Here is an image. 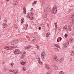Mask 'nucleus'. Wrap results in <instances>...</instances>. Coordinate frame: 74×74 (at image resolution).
<instances>
[{"mask_svg":"<svg viewBox=\"0 0 74 74\" xmlns=\"http://www.w3.org/2000/svg\"><path fill=\"white\" fill-rule=\"evenodd\" d=\"M45 67L47 68V69L48 71H49V72H50V73H52V70L51 67H49V65H48V64H45Z\"/></svg>","mask_w":74,"mask_h":74,"instance_id":"obj_1","label":"nucleus"},{"mask_svg":"<svg viewBox=\"0 0 74 74\" xmlns=\"http://www.w3.org/2000/svg\"><path fill=\"white\" fill-rule=\"evenodd\" d=\"M14 53L15 55H18L20 54V51L19 50L17 49L15 50L14 51Z\"/></svg>","mask_w":74,"mask_h":74,"instance_id":"obj_2","label":"nucleus"},{"mask_svg":"<svg viewBox=\"0 0 74 74\" xmlns=\"http://www.w3.org/2000/svg\"><path fill=\"white\" fill-rule=\"evenodd\" d=\"M33 15V13L32 12H30L28 13V15L27 16H26L27 18H30V16H32Z\"/></svg>","mask_w":74,"mask_h":74,"instance_id":"obj_3","label":"nucleus"},{"mask_svg":"<svg viewBox=\"0 0 74 74\" xmlns=\"http://www.w3.org/2000/svg\"><path fill=\"white\" fill-rule=\"evenodd\" d=\"M53 60L56 61V62H58L59 60V59L57 56H54L53 57Z\"/></svg>","mask_w":74,"mask_h":74,"instance_id":"obj_4","label":"nucleus"},{"mask_svg":"<svg viewBox=\"0 0 74 74\" xmlns=\"http://www.w3.org/2000/svg\"><path fill=\"white\" fill-rule=\"evenodd\" d=\"M57 12V9H52V12L53 14H56Z\"/></svg>","mask_w":74,"mask_h":74,"instance_id":"obj_5","label":"nucleus"},{"mask_svg":"<svg viewBox=\"0 0 74 74\" xmlns=\"http://www.w3.org/2000/svg\"><path fill=\"white\" fill-rule=\"evenodd\" d=\"M69 41L70 42H73L74 41V38H71L69 40Z\"/></svg>","mask_w":74,"mask_h":74,"instance_id":"obj_6","label":"nucleus"},{"mask_svg":"<svg viewBox=\"0 0 74 74\" xmlns=\"http://www.w3.org/2000/svg\"><path fill=\"white\" fill-rule=\"evenodd\" d=\"M74 17V14H72V15L71 16L69 17V20H71V19H73Z\"/></svg>","mask_w":74,"mask_h":74,"instance_id":"obj_7","label":"nucleus"},{"mask_svg":"<svg viewBox=\"0 0 74 74\" xmlns=\"http://www.w3.org/2000/svg\"><path fill=\"white\" fill-rule=\"evenodd\" d=\"M50 10L49 7H47L44 10V11L46 12V11H48Z\"/></svg>","mask_w":74,"mask_h":74,"instance_id":"obj_8","label":"nucleus"},{"mask_svg":"<svg viewBox=\"0 0 74 74\" xmlns=\"http://www.w3.org/2000/svg\"><path fill=\"white\" fill-rule=\"evenodd\" d=\"M44 18H47V12L44 11Z\"/></svg>","mask_w":74,"mask_h":74,"instance_id":"obj_9","label":"nucleus"},{"mask_svg":"<svg viewBox=\"0 0 74 74\" xmlns=\"http://www.w3.org/2000/svg\"><path fill=\"white\" fill-rule=\"evenodd\" d=\"M67 43H64V47L65 48H66L67 47V44H69V41H67Z\"/></svg>","mask_w":74,"mask_h":74,"instance_id":"obj_10","label":"nucleus"},{"mask_svg":"<svg viewBox=\"0 0 74 74\" xmlns=\"http://www.w3.org/2000/svg\"><path fill=\"white\" fill-rule=\"evenodd\" d=\"M41 58L42 59V60L45 59V56L44 55H41Z\"/></svg>","mask_w":74,"mask_h":74,"instance_id":"obj_11","label":"nucleus"},{"mask_svg":"<svg viewBox=\"0 0 74 74\" xmlns=\"http://www.w3.org/2000/svg\"><path fill=\"white\" fill-rule=\"evenodd\" d=\"M54 69H55V70H58L59 69V68H58V66H57V65H54Z\"/></svg>","mask_w":74,"mask_h":74,"instance_id":"obj_12","label":"nucleus"},{"mask_svg":"<svg viewBox=\"0 0 74 74\" xmlns=\"http://www.w3.org/2000/svg\"><path fill=\"white\" fill-rule=\"evenodd\" d=\"M26 55V52L25 51H24L23 53V54H22L21 55V58H23Z\"/></svg>","mask_w":74,"mask_h":74,"instance_id":"obj_13","label":"nucleus"},{"mask_svg":"<svg viewBox=\"0 0 74 74\" xmlns=\"http://www.w3.org/2000/svg\"><path fill=\"white\" fill-rule=\"evenodd\" d=\"M31 47H32V46H31L28 45L25 47V49H29V48H30Z\"/></svg>","mask_w":74,"mask_h":74,"instance_id":"obj_14","label":"nucleus"},{"mask_svg":"<svg viewBox=\"0 0 74 74\" xmlns=\"http://www.w3.org/2000/svg\"><path fill=\"white\" fill-rule=\"evenodd\" d=\"M49 35H50V34L49 33H48L46 35V37L47 38H48V37H49Z\"/></svg>","mask_w":74,"mask_h":74,"instance_id":"obj_15","label":"nucleus"},{"mask_svg":"<svg viewBox=\"0 0 74 74\" xmlns=\"http://www.w3.org/2000/svg\"><path fill=\"white\" fill-rule=\"evenodd\" d=\"M26 68L25 67H23L22 68V71H26Z\"/></svg>","mask_w":74,"mask_h":74,"instance_id":"obj_16","label":"nucleus"},{"mask_svg":"<svg viewBox=\"0 0 74 74\" xmlns=\"http://www.w3.org/2000/svg\"><path fill=\"white\" fill-rule=\"evenodd\" d=\"M41 55H45V56H46V54H45V52L44 51L42 52L41 53Z\"/></svg>","mask_w":74,"mask_h":74,"instance_id":"obj_17","label":"nucleus"},{"mask_svg":"<svg viewBox=\"0 0 74 74\" xmlns=\"http://www.w3.org/2000/svg\"><path fill=\"white\" fill-rule=\"evenodd\" d=\"M18 1H15L14 2V5H17L18 4Z\"/></svg>","mask_w":74,"mask_h":74,"instance_id":"obj_18","label":"nucleus"},{"mask_svg":"<svg viewBox=\"0 0 74 74\" xmlns=\"http://www.w3.org/2000/svg\"><path fill=\"white\" fill-rule=\"evenodd\" d=\"M13 42H14V44H16V43H17L18 42V40H14L13 41Z\"/></svg>","mask_w":74,"mask_h":74,"instance_id":"obj_19","label":"nucleus"},{"mask_svg":"<svg viewBox=\"0 0 74 74\" xmlns=\"http://www.w3.org/2000/svg\"><path fill=\"white\" fill-rule=\"evenodd\" d=\"M54 45H55V46H56V47H57L58 48H60V46H59V45H58L57 44H55Z\"/></svg>","mask_w":74,"mask_h":74,"instance_id":"obj_20","label":"nucleus"},{"mask_svg":"<svg viewBox=\"0 0 74 74\" xmlns=\"http://www.w3.org/2000/svg\"><path fill=\"white\" fill-rule=\"evenodd\" d=\"M71 56H74V51H73L71 52Z\"/></svg>","mask_w":74,"mask_h":74,"instance_id":"obj_21","label":"nucleus"},{"mask_svg":"<svg viewBox=\"0 0 74 74\" xmlns=\"http://www.w3.org/2000/svg\"><path fill=\"white\" fill-rule=\"evenodd\" d=\"M59 74H64V72L63 71H61L59 72Z\"/></svg>","mask_w":74,"mask_h":74,"instance_id":"obj_22","label":"nucleus"},{"mask_svg":"<svg viewBox=\"0 0 74 74\" xmlns=\"http://www.w3.org/2000/svg\"><path fill=\"white\" fill-rule=\"evenodd\" d=\"M14 48V46H9V49H12L13 48Z\"/></svg>","mask_w":74,"mask_h":74,"instance_id":"obj_23","label":"nucleus"},{"mask_svg":"<svg viewBox=\"0 0 74 74\" xmlns=\"http://www.w3.org/2000/svg\"><path fill=\"white\" fill-rule=\"evenodd\" d=\"M21 64L22 65H25V62L22 61L21 62Z\"/></svg>","mask_w":74,"mask_h":74,"instance_id":"obj_24","label":"nucleus"},{"mask_svg":"<svg viewBox=\"0 0 74 74\" xmlns=\"http://www.w3.org/2000/svg\"><path fill=\"white\" fill-rule=\"evenodd\" d=\"M57 7L56 5L54 6L53 8V9H54V10H57Z\"/></svg>","mask_w":74,"mask_h":74,"instance_id":"obj_25","label":"nucleus"},{"mask_svg":"<svg viewBox=\"0 0 74 74\" xmlns=\"http://www.w3.org/2000/svg\"><path fill=\"white\" fill-rule=\"evenodd\" d=\"M24 18H23L21 20V22L22 23H23V22H24Z\"/></svg>","mask_w":74,"mask_h":74,"instance_id":"obj_26","label":"nucleus"},{"mask_svg":"<svg viewBox=\"0 0 74 74\" xmlns=\"http://www.w3.org/2000/svg\"><path fill=\"white\" fill-rule=\"evenodd\" d=\"M60 61L61 62H62L64 61V60H63V58H61L60 60Z\"/></svg>","mask_w":74,"mask_h":74,"instance_id":"obj_27","label":"nucleus"},{"mask_svg":"<svg viewBox=\"0 0 74 74\" xmlns=\"http://www.w3.org/2000/svg\"><path fill=\"white\" fill-rule=\"evenodd\" d=\"M72 21H71V22L72 23H74V17H73V19H72Z\"/></svg>","mask_w":74,"mask_h":74,"instance_id":"obj_28","label":"nucleus"},{"mask_svg":"<svg viewBox=\"0 0 74 74\" xmlns=\"http://www.w3.org/2000/svg\"><path fill=\"white\" fill-rule=\"evenodd\" d=\"M5 49H7V50H9V49H10V47H9L7 46V47H5Z\"/></svg>","mask_w":74,"mask_h":74,"instance_id":"obj_29","label":"nucleus"},{"mask_svg":"<svg viewBox=\"0 0 74 74\" xmlns=\"http://www.w3.org/2000/svg\"><path fill=\"white\" fill-rule=\"evenodd\" d=\"M55 51H56V52H59V49H58V48H56L55 49Z\"/></svg>","mask_w":74,"mask_h":74,"instance_id":"obj_30","label":"nucleus"},{"mask_svg":"<svg viewBox=\"0 0 74 74\" xmlns=\"http://www.w3.org/2000/svg\"><path fill=\"white\" fill-rule=\"evenodd\" d=\"M10 72H12V73H14V70H11L10 69Z\"/></svg>","mask_w":74,"mask_h":74,"instance_id":"obj_31","label":"nucleus"},{"mask_svg":"<svg viewBox=\"0 0 74 74\" xmlns=\"http://www.w3.org/2000/svg\"><path fill=\"white\" fill-rule=\"evenodd\" d=\"M54 24L55 25H56V28H58L57 27V23H55Z\"/></svg>","mask_w":74,"mask_h":74,"instance_id":"obj_32","label":"nucleus"},{"mask_svg":"<svg viewBox=\"0 0 74 74\" xmlns=\"http://www.w3.org/2000/svg\"><path fill=\"white\" fill-rule=\"evenodd\" d=\"M65 38H67V37L68 36H67V34H66L65 35Z\"/></svg>","mask_w":74,"mask_h":74,"instance_id":"obj_33","label":"nucleus"},{"mask_svg":"<svg viewBox=\"0 0 74 74\" xmlns=\"http://www.w3.org/2000/svg\"><path fill=\"white\" fill-rule=\"evenodd\" d=\"M10 66H11V67H12L13 66H14V63H12L10 64Z\"/></svg>","mask_w":74,"mask_h":74,"instance_id":"obj_34","label":"nucleus"},{"mask_svg":"<svg viewBox=\"0 0 74 74\" xmlns=\"http://www.w3.org/2000/svg\"><path fill=\"white\" fill-rule=\"evenodd\" d=\"M69 31H71V27H69Z\"/></svg>","mask_w":74,"mask_h":74,"instance_id":"obj_35","label":"nucleus"},{"mask_svg":"<svg viewBox=\"0 0 74 74\" xmlns=\"http://www.w3.org/2000/svg\"><path fill=\"white\" fill-rule=\"evenodd\" d=\"M11 45H14L15 44H14V41H13V42H11Z\"/></svg>","mask_w":74,"mask_h":74,"instance_id":"obj_36","label":"nucleus"},{"mask_svg":"<svg viewBox=\"0 0 74 74\" xmlns=\"http://www.w3.org/2000/svg\"><path fill=\"white\" fill-rule=\"evenodd\" d=\"M36 48H38V49H39V47H38V45H37L36 46Z\"/></svg>","mask_w":74,"mask_h":74,"instance_id":"obj_37","label":"nucleus"},{"mask_svg":"<svg viewBox=\"0 0 74 74\" xmlns=\"http://www.w3.org/2000/svg\"><path fill=\"white\" fill-rule=\"evenodd\" d=\"M64 29H65L66 30H67L68 29V28H67V27L66 26V27H65V28H64Z\"/></svg>","mask_w":74,"mask_h":74,"instance_id":"obj_38","label":"nucleus"},{"mask_svg":"<svg viewBox=\"0 0 74 74\" xmlns=\"http://www.w3.org/2000/svg\"><path fill=\"white\" fill-rule=\"evenodd\" d=\"M38 62H41V60H40V58H38Z\"/></svg>","mask_w":74,"mask_h":74,"instance_id":"obj_39","label":"nucleus"},{"mask_svg":"<svg viewBox=\"0 0 74 74\" xmlns=\"http://www.w3.org/2000/svg\"><path fill=\"white\" fill-rule=\"evenodd\" d=\"M30 18H30V19H31V20H33V17H32V16H30Z\"/></svg>","mask_w":74,"mask_h":74,"instance_id":"obj_40","label":"nucleus"},{"mask_svg":"<svg viewBox=\"0 0 74 74\" xmlns=\"http://www.w3.org/2000/svg\"><path fill=\"white\" fill-rule=\"evenodd\" d=\"M36 3H37L36 1H34L33 4H36Z\"/></svg>","mask_w":74,"mask_h":74,"instance_id":"obj_41","label":"nucleus"},{"mask_svg":"<svg viewBox=\"0 0 74 74\" xmlns=\"http://www.w3.org/2000/svg\"><path fill=\"white\" fill-rule=\"evenodd\" d=\"M14 27H15V29H17V28H18V27H17V26L16 25Z\"/></svg>","mask_w":74,"mask_h":74,"instance_id":"obj_42","label":"nucleus"},{"mask_svg":"<svg viewBox=\"0 0 74 74\" xmlns=\"http://www.w3.org/2000/svg\"><path fill=\"white\" fill-rule=\"evenodd\" d=\"M14 74H18V71H16L14 73Z\"/></svg>","mask_w":74,"mask_h":74,"instance_id":"obj_43","label":"nucleus"},{"mask_svg":"<svg viewBox=\"0 0 74 74\" xmlns=\"http://www.w3.org/2000/svg\"><path fill=\"white\" fill-rule=\"evenodd\" d=\"M39 63H40V64H42V62L41 61L39 62Z\"/></svg>","mask_w":74,"mask_h":74,"instance_id":"obj_44","label":"nucleus"},{"mask_svg":"<svg viewBox=\"0 0 74 74\" xmlns=\"http://www.w3.org/2000/svg\"><path fill=\"white\" fill-rule=\"evenodd\" d=\"M23 11H26V8H23Z\"/></svg>","mask_w":74,"mask_h":74,"instance_id":"obj_45","label":"nucleus"},{"mask_svg":"<svg viewBox=\"0 0 74 74\" xmlns=\"http://www.w3.org/2000/svg\"><path fill=\"white\" fill-rule=\"evenodd\" d=\"M5 27H7L8 26V25H7V24H5Z\"/></svg>","mask_w":74,"mask_h":74,"instance_id":"obj_46","label":"nucleus"},{"mask_svg":"<svg viewBox=\"0 0 74 74\" xmlns=\"http://www.w3.org/2000/svg\"><path fill=\"white\" fill-rule=\"evenodd\" d=\"M46 74H51L50 73L47 72L46 73Z\"/></svg>","mask_w":74,"mask_h":74,"instance_id":"obj_47","label":"nucleus"},{"mask_svg":"<svg viewBox=\"0 0 74 74\" xmlns=\"http://www.w3.org/2000/svg\"><path fill=\"white\" fill-rule=\"evenodd\" d=\"M23 13L24 14H26V11H23Z\"/></svg>","mask_w":74,"mask_h":74,"instance_id":"obj_48","label":"nucleus"},{"mask_svg":"<svg viewBox=\"0 0 74 74\" xmlns=\"http://www.w3.org/2000/svg\"><path fill=\"white\" fill-rule=\"evenodd\" d=\"M71 9H70L69 10V12H71Z\"/></svg>","mask_w":74,"mask_h":74,"instance_id":"obj_49","label":"nucleus"},{"mask_svg":"<svg viewBox=\"0 0 74 74\" xmlns=\"http://www.w3.org/2000/svg\"><path fill=\"white\" fill-rule=\"evenodd\" d=\"M5 24H4V23L3 24V26H5Z\"/></svg>","mask_w":74,"mask_h":74,"instance_id":"obj_50","label":"nucleus"},{"mask_svg":"<svg viewBox=\"0 0 74 74\" xmlns=\"http://www.w3.org/2000/svg\"><path fill=\"white\" fill-rule=\"evenodd\" d=\"M66 26H67V25H65V26H64L63 27V28H65V27H66Z\"/></svg>","mask_w":74,"mask_h":74,"instance_id":"obj_51","label":"nucleus"},{"mask_svg":"<svg viewBox=\"0 0 74 74\" xmlns=\"http://www.w3.org/2000/svg\"><path fill=\"white\" fill-rule=\"evenodd\" d=\"M72 58H70V61L71 62V61H72Z\"/></svg>","mask_w":74,"mask_h":74,"instance_id":"obj_52","label":"nucleus"},{"mask_svg":"<svg viewBox=\"0 0 74 74\" xmlns=\"http://www.w3.org/2000/svg\"><path fill=\"white\" fill-rule=\"evenodd\" d=\"M72 35H73V36H74V32H73V33Z\"/></svg>","mask_w":74,"mask_h":74,"instance_id":"obj_53","label":"nucleus"},{"mask_svg":"<svg viewBox=\"0 0 74 74\" xmlns=\"http://www.w3.org/2000/svg\"><path fill=\"white\" fill-rule=\"evenodd\" d=\"M5 27H6L5 26H4L3 27V28H5Z\"/></svg>","mask_w":74,"mask_h":74,"instance_id":"obj_54","label":"nucleus"},{"mask_svg":"<svg viewBox=\"0 0 74 74\" xmlns=\"http://www.w3.org/2000/svg\"><path fill=\"white\" fill-rule=\"evenodd\" d=\"M39 30H40V29H41V27H39Z\"/></svg>","mask_w":74,"mask_h":74,"instance_id":"obj_55","label":"nucleus"},{"mask_svg":"<svg viewBox=\"0 0 74 74\" xmlns=\"http://www.w3.org/2000/svg\"><path fill=\"white\" fill-rule=\"evenodd\" d=\"M62 38L60 37V40H61H61H62Z\"/></svg>","mask_w":74,"mask_h":74,"instance_id":"obj_56","label":"nucleus"},{"mask_svg":"<svg viewBox=\"0 0 74 74\" xmlns=\"http://www.w3.org/2000/svg\"><path fill=\"white\" fill-rule=\"evenodd\" d=\"M31 10H32H32H33V8H31Z\"/></svg>","mask_w":74,"mask_h":74,"instance_id":"obj_57","label":"nucleus"},{"mask_svg":"<svg viewBox=\"0 0 74 74\" xmlns=\"http://www.w3.org/2000/svg\"><path fill=\"white\" fill-rule=\"evenodd\" d=\"M6 0V1L7 2L8 1H9V0Z\"/></svg>","mask_w":74,"mask_h":74,"instance_id":"obj_58","label":"nucleus"},{"mask_svg":"<svg viewBox=\"0 0 74 74\" xmlns=\"http://www.w3.org/2000/svg\"><path fill=\"white\" fill-rule=\"evenodd\" d=\"M26 26H28V24H26Z\"/></svg>","mask_w":74,"mask_h":74,"instance_id":"obj_59","label":"nucleus"},{"mask_svg":"<svg viewBox=\"0 0 74 74\" xmlns=\"http://www.w3.org/2000/svg\"><path fill=\"white\" fill-rule=\"evenodd\" d=\"M32 41H35V40L33 39L32 40Z\"/></svg>","mask_w":74,"mask_h":74,"instance_id":"obj_60","label":"nucleus"},{"mask_svg":"<svg viewBox=\"0 0 74 74\" xmlns=\"http://www.w3.org/2000/svg\"><path fill=\"white\" fill-rule=\"evenodd\" d=\"M57 42H59V40H58V39L57 40Z\"/></svg>","mask_w":74,"mask_h":74,"instance_id":"obj_61","label":"nucleus"},{"mask_svg":"<svg viewBox=\"0 0 74 74\" xmlns=\"http://www.w3.org/2000/svg\"><path fill=\"white\" fill-rule=\"evenodd\" d=\"M0 19H1V16H0Z\"/></svg>","mask_w":74,"mask_h":74,"instance_id":"obj_62","label":"nucleus"},{"mask_svg":"<svg viewBox=\"0 0 74 74\" xmlns=\"http://www.w3.org/2000/svg\"><path fill=\"white\" fill-rule=\"evenodd\" d=\"M7 22V21H5V22Z\"/></svg>","mask_w":74,"mask_h":74,"instance_id":"obj_63","label":"nucleus"},{"mask_svg":"<svg viewBox=\"0 0 74 74\" xmlns=\"http://www.w3.org/2000/svg\"><path fill=\"white\" fill-rule=\"evenodd\" d=\"M4 21H6V20H4Z\"/></svg>","mask_w":74,"mask_h":74,"instance_id":"obj_64","label":"nucleus"}]
</instances>
